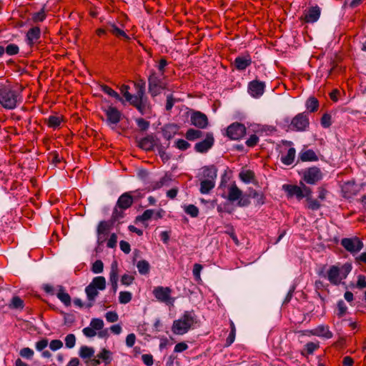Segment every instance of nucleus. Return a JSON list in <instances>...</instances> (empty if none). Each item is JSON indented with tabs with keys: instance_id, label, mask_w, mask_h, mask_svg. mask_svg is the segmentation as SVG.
I'll return each instance as SVG.
<instances>
[{
	"instance_id": "obj_1",
	"label": "nucleus",
	"mask_w": 366,
	"mask_h": 366,
	"mask_svg": "<svg viewBox=\"0 0 366 366\" xmlns=\"http://www.w3.org/2000/svg\"><path fill=\"white\" fill-rule=\"evenodd\" d=\"M23 89L18 84L0 83V106L8 110L16 108L23 101Z\"/></svg>"
},
{
	"instance_id": "obj_2",
	"label": "nucleus",
	"mask_w": 366,
	"mask_h": 366,
	"mask_svg": "<svg viewBox=\"0 0 366 366\" xmlns=\"http://www.w3.org/2000/svg\"><path fill=\"white\" fill-rule=\"evenodd\" d=\"M195 323H197V321L194 311H185L179 320L174 321L172 330L176 335H184Z\"/></svg>"
},
{
	"instance_id": "obj_3",
	"label": "nucleus",
	"mask_w": 366,
	"mask_h": 366,
	"mask_svg": "<svg viewBox=\"0 0 366 366\" xmlns=\"http://www.w3.org/2000/svg\"><path fill=\"white\" fill-rule=\"evenodd\" d=\"M145 90L136 91L134 95L132 94V99L130 105L134 107L142 115L149 114L152 113V104L146 96Z\"/></svg>"
},
{
	"instance_id": "obj_4",
	"label": "nucleus",
	"mask_w": 366,
	"mask_h": 366,
	"mask_svg": "<svg viewBox=\"0 0 366 366\" xmlns=\"http://www.w3.org/2000/svg\"><path fill=\"white\" fill-rule=\"evenodd\" d=\"M167 89V84L163 79L153 69L148 76V91L152 97L158 96L162 90Z\"/></svg>"
},
{
	"instance_id": "obj_5",
	"label": "nucleus",
	"mask_w": 366,
	"mask_h": 366,
	"mask_svg": "<svg viewBox=\"0 0 366 366\" xmlns=\"http://www.w3.org/2000/svg\"><path fill=\"white\" fill-rule=\"evenodd\" d=\"M222 197L231 202L238 201L237 205L239 207H247L250 204V200L242 196V191L234 182L228 187V194L227 196Z\"/></svg>"
},
{
	"instance_id": "obj_6",
	"label": "nucleus",
	"mask_w": 366,
	"mask_h": 366,
	"mask_svg": "<svg viewBox=\"0 0 366 366\" xmlns=\"http://www.w3.org/2000/svg\"><path fill=\"white\" fill-rule=\"evenodd\" d=\"M310 127V119L308 114L306 112H301L295 115L290 121L288 125L292 131L304 132Z\"/></svg>"
},
{
	"instance_id": "obj_7",
	"label": "nucleus",
	"mask_w": 366,
	"mask_h": 366,
	"mask_svg": "<svg viewBox=\"0 0 366 366\" xmlns=\"http://www.w3.org/2000/svg\"><path fill=\"white\" fill-rule=\"evenodd\" d=\"M340 244L346 251L351 254H357L364 247L362 241L357 237L342 238Z\"/></svg>"
},
{
	"instance_id": "obj_8",
	"label": "nucleus",
	"mask_w": 366,
	"mask_h": 366,
	"mask_svg": "<svg viewBox=\"0 0 366 366\" xmlns=\"http://www.w3.org/2000/svg\"><path fill=\"white\" fill-rule=\"evenodd\" d=\"M172 290L169 287L158 286L154 288L152 293L154 297L160 302L172 305L174 300L171 297Z\"/></svg>"
},
{
	"instance_id": "obj_9",
	"label": "nucleus",
	"mask_w": 366,
	"mask_h": 366,
	"mask_svg": "<svg viewBox=\"0 0 366 366\" xmlns=\"http://www.w3.org/2000/svg\"><path fill=\"white\" fill-rule=\"evenodd\" d=\"M246 134L245 126L239 122H234L227 127L225 135L232 140H239Z\"/></svg>"
},
{
	"instance_id": "obj_10",
	"label": "nucleus",
	"mask_w": 366,
	"mask_h": 366,
	"mask_svg": "<svg viewBox=\"0 0 366 366\" xmlns=\"http://www.w3.org/2000/svg\"><path fill=\"white\" fill-rule=\"evenodd\" d=\"M325 266H323L322 268L318 272L320 276L327 277L329 282L334 285H339L342 280V277L340 275V269L337 265H332L328 271L327 272V274H324V269Z\"/></svg>"
},
{
	"instance_id": "obj_11",
	"label": "nucleus",
	"mask_w": 366,
	"mask_h": 366,
	"mask_svg": "<svg viewBox=\"0 0 366 366\" xmlns=\"http://www.w3.org/2000/svg\"><path fill=\"white\" fill-rule=\"evenodd\" d=\"M321 169L317 167H312L305 169L302 172L304 181L309 184H315L322 179Z\"/></svg>"
},
{
	"instance_id": "obj_12",
	"label": "nucleus",
	"mask_w": 366,
	"mask_h": 366,
	"mask_svg": "<svg viewBox=\"0 0 366 366\" xmlns=\"http://www.w3.org/2000/svg\"><path fill=\"white\" fill-rule=\"evenodd\" d=\"M320 13L321 10L318 6L309 7L304 10L300 21L305 24L314 23L319 19Z\"/></svg>"
},
{
	"instance_id": "obj_13",
	"label": "nucleus",
	"mask_w": 366,
	"mask_h": 366,
	"mask_svg": "<svg viewBox=\"0 0 366 366\" xmlns=\"http://www.w3.org/2000/svg\"><path fill=\"white\" fill-rule=\"evenodd\" d=\"M41 37V29L39 26H33L30 28L26 34L25 41L29 45L30 49L36 47L38 49V44L39 39Z\"/></svg>"
},
{
	"instance_id": "obj_14",
	"label": "nucleus",
	"mask_w": 366,
	"mask_h": 366,
	"mask_svg": "<svg viewBox=\"0 0 366 366\" xmlns=\"http://www.w3.org/2000/svg\"><path fill=\"white\" fill-rule=\"evenodd\" d=\"M266 84L264 81L254 79L248 84V92L254 98H259L264 92Z\"/></svg>"
},
{
	"instance_id": "obj_15",
	"label": "nucleus",
	"mask_w": 366,
	"mask_h": 366,
	"mask_svg": "<svg viewBox=\"0 0 366 366\" xmlns=\"http://www.w3.org/2000/svg\"><path fill=\"white\" fill-rule=\"evenodd\" d=\"M252 63V57L248 52L237 56L233 62L234 68L237 71H244Z\"/></svg>"
},
{
	"instance_id": "obj_16",
	"label": "nucleus",
	"mask_w": 366,
	"mask_h": 366,
	"mask_svg": "<svg viewBox=\"0 0 366 366\" xmlns=\"http://www.w3.org/2000/svg\"><path fill=\"white\" fill-rule=\"evenodd\" d=\"M159 139L154 135L148 134L147 136L142 138L138 142V147L145 151H152L154 148L158 144Z\"/></svg>"
},
{
	"instance_id": "obj_17",
	"label": "nucleus",
	"mask_w": 366,
	"mask_h": 366,
	"mask_svg": "<svg viewBox=\"0 0 366 366\" xmlns=\"http://www.w3.org/2000/svg\"><path fill=\"white\" fill-rule=\"evenodd\" d=\"M214 143V139L212 133L206 134L205 139L194 145V149L199 153H205L212 147Z\"/></svg>"
},
{
	"instance_id": "obj_18",
	"label": "nucleus",
	"mask_w": 366,
	"mask_h": 366,
	"mask_svg": "<svg viewBox=\"0 0 366 366\" xmlns=\"http://www.w3.org/2000/svg\"><path fill=\"white\" fill-rule=\"evenodd\" d=\"M104 112L109 124H117L121 121L122 113L117 107L109 106Z\"/></svg>"
},
{
	"instance_id": "obj_19",
	"label": "nucleus",
	"mask_w": 366,
	"mask_h": 366,
	"mask_svg": "<svg viewBox=\"0 0 366 366\" xmlns=\"http://www.w3.org/2000/svg\"><path fill=\"white\" fill-rule=\"evenodd\" d=\"M107 29L109 30V32L111 34L117 39H123L126 41H129L131 39L130 37L126 34V32L123 29L118 27V26L114 22L107 21Z\"/></svg>"
},
{
	"instance_id": "obj_20",
	"label": "nucleus",
	"mask_w": 366,
	"mask_h": 366,
	"mask_svg": "<svg viewBox=\"0 0 366 366\" xmlns=\"http://www.w3.org/2000/svg\"><path fill=\"white\" fill-rule=\"evenodd\" d=\"M118 280H119V267L117 260H114L111 264V268L109 272V283L112 287L113 292H116L118 288Z\"/></svg>"
},
{
	"instance_id": "obj_21",
	"label": "nucleus",
	"mask_w": 366,
	"mask_h": 366,
	"mask_svg": "<svg viewBox=\"0 0 366 366\" xmlns=\"http://www.w3.org/2000/svg\"><path fill=\"white\" fill-rule=\"evenodd\" d=\"M135 197L132 196V192H124L120 195L116 205L119 209H127L133 204Z\"/></svg>"
},
{
	"instance_id": "obj_22",
	"label": "nucleus",
	"mask_w": 366,
	"mask_h": 366,
	"mask_svg": "<svg viewBox=\"0 0 366 366\" xmlns=\"http://www.w3.org/2000/svg\"><path fill=\"white\" fill-rule=\"evenodd\" d=\"M191 123L197 128L204 129L208 125V119L204 114L200 112H194L191 116Z\"/></svg>"
},
{
	"instance_id": "obj_23",
	"label": "nucleus",
	"mask_w": 366,
	"mask_h": 366,
	"mask_svg": "<svg viewBox=\"0 0 366 366\" xmlns=\"http://www.w3.org/2000/svg\"><path fill=\"white\" fill-rule=\"evenodd\" d=\"M114 224V222H112L111 219H109L108 221H101L99 223V224L97 226V234L99 235V237H98L99 244H102L105 241V239L102 238L100 235L108 234L109 230L113 227Z\"/></svg>"
},
{
	"instance_id": "obj_24",
	"label": "nucleus",
	"mask_w": 366,
	"mask_h": 366,
	"mask_svg": "<svg viewBox=\"0 0 366 366\" xmlns=\"http://www.w3.org/2000/svg\"><path fill=\"white\" fill-rule=\"evenodd\" d=\"M343 197L347 199L352 198L357 193V186L354 179L344 182L342 186Z\"/></svg>"
},
{
	"instance_id": "obj_25",
	"label": "nucleus",
	"mask_w": 366,
	"mask_h": 366,
	"mask_svg": "<svg viewBox=\"0 0 366 366\" xmlns=\"http://www.w3.org/2000/svg\"><path fill=\"white\" fill-rule=\"evenodd\" d=\"M282 188L287 192L288 197H296L299 200L303 199L302 187L295 184H284Z\"/></svg>"
},
{
	"instance_id": "obj_26",
	"label": "nucleus",
	"mask_w": 366,
	"mask_h": 366,
	"mask_svg": "<svg viewBox=\"0 0 366 366\" xmlns=\"http://www.w3.org/2000/svg\"><path fill=\"white\" fill-rule=\"evenodd\" d=\"M310 334L315 336L330 339L333 334L330 330L328 325H320L310 331Z\"/></svg>"
},
{
	"instance_id": "obj_27",
	"label": "nucleus",
	"mask_w": 366,
	"mask_h": 366,
	"mask_svg": "<svg viewBox=\"0 0 366 366\" xmlns=\"http://www.w3.org/2000/svg\"><path fill=\"white\" fill-rule=\"evenodd\" d=\"M99 290L91 285L90 284L86 287L85 292L88 299V303L86 307L88 308L92 307L94 305L96 297L99 295Z\"/></svg>"
},
{
	"instance_id": "obj_28",
	"label": "nucleus",
	"mask_w": 366,
	"mask_h": 366,
	"mask_svg": "<svg viewBox=\"0 0 366 366\" xmlns=\"http://www.w3.org/2000/svg\"><path fill=\"white\" fill-rule=\"evenodd\" d=\"M245 197L256 199L257 205H263L266 202V197L262 192L257 191L253 188H249L248 194Z\"/></svg>"
},
{
	"instance_id": "obj_29",
	"label": "nucleus",
	"mask_w": 366,
	"mask_h": 366,
	"mask_svg": "<svg viewBox=\"0 0 366 366\" xmlns=\"http://www.w3.org/2000/svg\"><path fill=\"white\" fill-rule=\"evenodd\" d=\"M63 122L64 117L62 115H51L44 119V124L53 129L59 128Z\"/></svg>"
},
{
	"instance_id": "obj_30",
	"label": "nucleus",
	"mask_w": 366,
	"mask_h": 366,
	"mask_svg": "<svg viewBox=\"0 0 366 366\" xmlns=\"http://www.w3.org/2000/svg\"><path fill=\"white\" fill-rule=\"evenodd\" d=\"M202 169V175L205 179L215 180L217 176V168L214 165L205 166Z\"/></svg>"
},
{
	"instance_id": "obj_31",
	"label": "nucleus",
	"mask_w": 366,
	"mask_h": 366,
	"mask_svg": "<svg viewBox=\"0 0 366 366\" xmlns=\"http://www.w3.org/2000/svg\"><path fill=\"white\" fill-rule=\"evenodd\" d=\"M178 128L176 124H166L162 128V135L167 141H169L177 134Z\"/></svg>"
},
{
	"instance_id": "obj_32",
	"label": "nucleus",
	"mask_w": 366,
	"mask_h": 366,
	"mask_svg": "<svg viewBox=\"0 0 366 366\" xmlns=\"http://www.w3.org/2000/svg\"><path fill=\"white\" fill-rule=\"evenodd\" d=\"M299 158L302 162H315L318 160V157L312 149L301 151L299 154Z\"/></svg>"
},
{
	"instance_id": "obj_33",
	"label": "nucleus",
	"mask_w": 366,
	"mask_h": 366,
	"mask_svg": "<svg viewBox=\"0 0 366 366\" xmlns=\"http://www.w3.org/2000/svg\"><path fill=\"white\" fill-rule=\"evenodd\" d=\"M305 107L310 113L316 112L320 107V102L315 97H310L305 102Z\"/></svg>"
},
{
	"instance_id": "obj_34",
	"label": "nucleus",
	"mask_w": 366,
	"mask_h": 366,
	"mask_svg": "<svg viewBox=\"0 0 366 366\" xmlns=\"http://www.w3.org/2000/svg\"><path fill=\"white\" fill-rule=\"evenodd\" d=\"M239 179L244 183H249L256 182L255 174L252 170L248 169L242 171L239 174Z\"/></svg>"
},
{
	"instance_id": "obj_35",
	"label": "nucleus",
	"mask_w": 366,
	"mask_h": 366,
	"mask_svg": "<svg viewBox=\"0 0 366 366\" xmlns=\"http://www.w3.org/2000/svg\"><path fill=\"white\" fill-rule=\"evenodd\" d=\"M169 142H167L165 144L158 143V144L156 147L159 155L164 162H167L170 159V156L166 152V150L169 147Z\"/></svg>"
},
{
	"instance_id": "obj_36",
	"label": "nucleus",
	"mask_w": 366,
	"mask_h": 366,
	"mask_svg": "<svg viewBox=\"0 0 366 366\" xmlns=\"http://www.w3.org/2000/svg\"><path fill=\"white\" fill-rule=\"evenodd\" d=\"M296 151L293 147H290L286 155L281 157V162L285 165H290L294 162Z\"/></svg>"
},
{
	"instance_id": "obj_37",
	"label": "nucleus",
	"mask_w": 366,
	"mask_h": 366,
	"mask_svg": "<svg viewBox=\"0 0 366 366\" xmlns=\"http://www.w3.org/2000/svg\"><path fill=\"white\" fill-rule=\"evenodd\" d=\"M56 296L59 300L64 304L65 306L68 307L71 305V297L67 292L64 291V289L62 286H59Z\"/></svg>"
},
{
	"instance_id": "obj_38",
	"label": "nucleus",
	"mask_w": 366,
	"mask_h": 366,
	"mask_svg": "<svg viewBox=\"0 0 366 366\" xmlns=\"http://www.w3.org/2000/svg\"><path fill=\"white\" fill-rule=\"evenodd\" d=\"M215 186V182L212 179H204L200 183V192L202 194L209 193Z\"/></svg>"
},
{
	"instance_id": "obj_39",
	"label": "nucleus",
	"mask_w": 366,
	"mask_h": 366,
	"mask_svg": "<svg viewBox=\"0 0 366 366\" xmlns=\"http://www.w3.org/2000/svg\"><path fill=\"white\" fill-rule=\"evenodd\" d=\"M90 285L99 290H104L106 288V279L103 276L95 277Z\"/></svg>"
},
{
	"instance_id": "obj_40",
	"label": "nucleus",
	"mask_w": 366,
	"mask_h": 366,
	"mask_svg": "<svg viewBox=\"0 0 366 366\" xmlns=\"http://www.w3.org/2000/svg\"><path fill=\"white\" fill-rule=\"evenodd\" d=\"M203 135V132L199 129H189L186 134L185 137L189 141H194Z\"/></svg>"
},
{
	"instance_id": "obj_41",
	"label": "nucleus",
	"mask_w": 366,
	"mask_h": 366,
	"mask_svg": "<svg viewBox=\"0 0 366 366\" xmlns=\"http://www.w3.org/2000/svg\"><path fill=\"white\" fill-rule=\"evenodd\" d=\"M101 91H102L104 93L108 94L109 96L114 98L117 100L122 101V98L120 97L119 94L114 91L113 89H112L110 86H109L107 84H101L100 85Z\"/></svg>"
},
{
	"instance_id": "obj_42",
	"label": "nucleus",
	"mask_w": 366,
	"mask_h": 366,
	"mask_svg": "<svg viewBox=\"0 0 366 366\" xmlns=\"http://www.w3.org/2000/svg\"><path fill=\"white\" fill-rule=\"evenodd\" d=\"M124 210L125 209H119V207H117V205L114 207L112 214V217L110 218V219L112 220V222H114V224L116 222L124 217Z\"/></svg>"
},
{
	"instance_id": "obj_43",
	"label": "nucleus",
	"mask_w": 366,
	"mask_h": 366,
	"mask_svg": "<svg viewBox=\"0 0 366 366\" xmlns=\"http://www.w3.org/2000/svg\"><path fill=\"white\" fill-rule=\"evenodd\" d=\"M9 307L22 310L24 307V302L19 296H14L9 304Z\"/></svg>"
},
{
	"instance_id": "obj_44",
	"label": "nucleus",
	"mask_w": 366,
	"mask_h": 366,
	"mask_svg": "<svg viewBox=\"0 0 366 366\" xmlns=\"http://www.w3.org/2000/svg\"><path fill=\"white\" fill-rule=\"evenodd\" d=\"M347 312V307L342 300L337 303L336 315L339 318L344 317Z\"/></svg>"
},
{
	"instance_id": "obj_45",
	"label": "nucleus",
	"mask_w": 366,
	"mask_h": 366,
	"mask_svg": "<svg viewBox=\"0 0 366 366\" xmlns=\"http://www.w3.org/2000/svg\"><path fill=\"white\" fill-rule=\"evenodd\" d=\"M137 267L141 274H147L149 272L150 265L147 260H140L137 264Z\"/></svg>"
},
{
	"instance_id": "obj_46",
	"label": "nucleus",
	"mask_w": 366,
	"mask_h": 366,
	"mask_svg": "<svg viewBox=\"0 0 366 366\" xmlns=\"http://www.w3.org/2000/svg\"><path fill=\"white\" fill-rule=\"evenodd\" d=\"M94 353V350L92 347L87 346H82L80 348L79 355L83 359H90Z\"/></svg>"
},
{
	"instance_id": "obj_47",
	"label": "nucleus",
	"mask_w": 366,
	"mask_h": 366,
	"mask_svg": "<svg viewBox=\"0 0 366 366\" xmlns=\"http://www.w3.org/2000/svg\"><path fill=\"white\" fill-rule=\"evenodd\" d=\"M307 205L306 207L308 209L316 211L319 209L321 207V204L319 199H315L312 198H309L308 199H306Z\"/></svg>"
},
{
	"instance_id": "obj_48",
	"label": "nucleus",
	"mask_w": 366,
	"mask_h": 366,
	"mask_svg": "<svg viewBox=\"0 0 366 366\" xmlns=\"http://www.w3.org/2000/svg\"><path fill=\"white\" fill-rule=\"evenodd\" d=\"M130 86L127 84H122L119 87L121 94L125 98V100L130 104L132 99V94L129 92Z\"/></svg>"
},
{
	"instance_id": "obj_49",
	"label": "nucleus",
	"mask_w": 366,
	"mask_h": 366,
	"mask_svg": "<svg viewBox=\"0 0 366 366\" xmlns=\"http://www.w3.org/2000/svg\"><path fill=\"white\" fill-rule=\"evenodd\" d=\"M184 212L192 217H197L199 215V211L197 206L194 204H189L184 207Z\"/></svg>"
},
{
	"instance_id": "obj_50",
	"label": "nucleus",
	"mask_w": 366,
	"mask_h": 366,
	"mask_svg": "<svg viewBox=\"0 0 366 366\" xmlns=\"http://www.w3.org/2000/svg\"><path fill=\"white\" fill-rule=\"evenodd\" d=\"M132 298V295L130 292L123 291L119 292V301L121 304L129 303Z\"/></svg>"
},
{
	"instance_id": "obj_51",
	"label": "nucleus",
	"mask_w": 366,
	"mask_h": 366,
	"mask_svg": "<svg viewBox=\"0 0 366 366\" xmlns=\"http://www.w3.org/2000/svg\"><path fill=\"white\" fill-rule=\"evenodd\" d=\"M136 123H137V125L139 129L141 132L147 131L150 126V122L149 121L144 119V118H141V117L136 119Z\"/></svg>"
},
{
	"instance_id": "obj_52",
	"label": "nucleus",
	"mask_w": 366,
	"mask_h": 366,
	"mask_svg": "<svg viewBox=\"0 0 366 366\" xmlns=\"http://www.w3.org/2000/svg\"><path fill=\"white\" fill-rule=\"evenodd\" d=\"M202 268H203L202 265L199 263H195L193 267V270H192L193 276H194L195 281L197 282L198 283L202 282L200 273H201Z\"/></svg>"
},
{
	"instance_id": "obj_53",
	"label": "nucleus",
	"mask_w": 366,
	"mask_h": 366,
	"mask_svg": "<svg viewBox=\"0 0 366 366\" xmlns=\"http://www.w3.org/2000/svg\"><path fill=\"white\" fill-rule=\"evenodd\" d=\"M5 52L9 56L16 55L19 52V47L15 44H9L4 47Z\"/></svg>"
},
{
	"instance_id": "obj_54",
	"label": "nucleus",
	"mask_w": 366,
	"mask_h": 366,
	"mask_svg": "<svg viewBox=\"0 0 366 366\" xmlns=\"http://www.w3.org/2000/svg\"><path fill=\"white\" fill-rule=\"evenodd\" d=\"M320 124L323 128H329L332 125V116L328 113L322 114Z\"/></svg>"
},
{
	"instance_id": "obj_55",
	"label": "nucleus",
	"mask_w": 366,
	"mask_h": 366,
	"mask_svg": "<svg viewBox=\"0 0 366 366\" xmlns=\"http://www.w3.org/2000/svg\"><path fill=\"white\" fill-rule=\"evenodd\" d=\"M110 355L111 352L106 348H104L97 355V357L99 359H102L106 364H109L111 362Z\"/></svg>"
},
{
	"instance_id": "obj_56",
	"label": "nucleus",
	"mask_w": 366,
	"mask_h": 366,
	"mask_svg": "<svg viewBox=\"0 0 366 366\" xmlns=\"http://www.w3.org/2000/svg\"><path fill=\"white\" fill-rule=\"evenodd\" d=\"M154 214V210L153 209H147L145 210L142 215H139L136 217V221L139 222H145L152 218V217Z\"/></svg>"
},
{
	"instance_id": "obj_57",
	"label": "nucleus",
	"mask_w": 366,
	"mask_h": 366,
	"mask_svg": "<svg viewBox=\"0 0 366 366\" xmlns=\"http://www.w3.org/2000/svg\"><path fill=\"white\" fill-rule=\"evenodd\" d=\"M319 347L318 342H309L305 345L304 351L307 355H312Z\"/></svg>"
},
{
	"instance_id": "obj_58",
	"label": "nucleus",
	"mask_w": 366,
	"mask_h": 366,
	"mask_svg": "<svg viewBox=\"0 0 366 366\" xmlns=\"http://www.w3.org/2000/svg\"><path fill=\"white\" fill-rule=\"evenodd\" d=\"M46 15L43 8L39 11L33 14L31 19L34 22H41L46 19Z\"/></svg>"
},
{
	"instance_id": "obj_59",
	"label": "nucleus",
	"mask_w": 366,
	"mask_h": 366,
	"mask_svg": "<svg viewBox=\"0 0 366 366\" xmlns=\"http://www.w3.org/2000/svg\"><path fill=\"white\" fill-rule=\"evenodd\" d=\"M104 263L102 260H96L92 266V271L95 274H99L103 272Z\"/></svg>"
},
{
	"instance_id": "obj_60",
	"label": "nucleus",
	"mask_w": 366,
	"mask_h": 366,
	"mask_svg": "<svg viewBox=\"0 0 366 366\" xmlns=\"http://www.w3.org/2000/svg\"><path fill=\"white\" fill-rule=\"evenodd\" d=\"M90 326L94 330H101L104 327V322L102 319L99 318H93L90 322Z\"/></svg>"
},
{
	"instance_id": "obj_61",
	"label": "nucleus",
	"mask_w": 366,
	"mask_h": 366,
	"mask_svg": "<svg viewBox=\"0 0 366 366\" xmlns=\"http://www.w3.org/2000/svg\"><path fill=\"white\" fill-rule=\"evenodd\" d=\"M340 269V275L342 277V280L345 279L347 277V276L348 275V274L352 270V264H351V263L347 262V263L344 264Z\"/></svg>"
},
{
	"instance_id": "obj_62",
	"label": "nucleus",
	"mask_w": 366,
	"mask_h": 366,
	"mask_svg": "<svg viewBox=\"0 0 366 366\" xmlns=\"http://www.w3.org/2000/svg\"><path fill=\"white\" fill-rule=\"evenodd\" d=\"M167 177L165 175L162 177L159 181L154 182L152 183L151 187L152 190L160 189L164 185V184L168 181Z\"/></svg>"
},
{
	"instance_id": "obj_63",
	"label": "nucleus",
	"mask_w": 366,
	"mask_h": 366,
	"mask_svg": "<svg viewBox=\"0 0 366 366\" xmlns=\"http://www.w3.org/2000/svg\"><path fill=\"white\" fill-rule=\"evenodd\" d=\"M190 144L182 139H179L175 142V147L182 151H185L190 147Z\"/></svg>"
},
{
	"instance_id": "obj_64",
	"label": "nucleus",
	"mask_w": 366,
	"mask_h": 366,
	"mask_svg": "<svg viewBox=\"0 0 366 366\" xmlns=\"http://www.w3.org/2000/svg\"><path fill=\"white\" fill-rule=\"evenodd\" d=\"M134 281V276L124 274L121 277V283L125 286L131 285Z\"/></svg>"
}]
</instances>
